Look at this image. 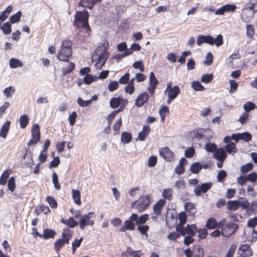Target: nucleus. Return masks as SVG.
Segmentation results:
<instances>
[{
	"instance_id": "1",
	"label": "nucleus",
	"mask_w": 257,
	"mask_h": 257,
	"mask_svg": "<svg viewBox=\"0 0 257 257\" xmlns=\"http://www.w3.org/2000/svg\"><path fill=\"white\" fill-rule=\"evenodd\" d=\"M89 14L86 10L76 11L73 22V26L78 28L81 27L86 29L87 31H90V28L88 24V18Z\"/></svg>"
},
{
	"instance_id": "2",
	"label": "nucleus",
	"mask_w": 257,
	"mask_h": 257,
	"mask_svg": "<svg viewBox=\"0 0 257 257\" xmlns=\"http://www.w3.org/2000/svg\"><path fill=\"white\" fill-rule=\"evenodd\" d=\"M94 57H97L98 63H100L99 69L103 66L108 58V52L104 45H101L97 47L94 54ZM97 63H96V65Z\"/></svg>"
},
{
	"instance_id": "3",
	"label": "nucleus",
	"mask_w": 257,
	"mask_h": 257,
	"mask_svg": "<svg viewBox=\"0 0 257 257\" xmlns=\"http://www.w3.org/2000/svg\"><path fill=\"white\" fill-rule=\"evenodd\" d=\"M150 203V197L149 195L141 196L139 200H136L132 204L133 208L137 209L140 212L146 210Z\"/></svg>"
},
{
	"instance_id": "4",
	"label": "nucleus",
	"mask_w": 257,
	"mask_h": 257,
	"mask_svg": "<svg viewBox=\"0 0 257 257\" xmlns=\"http://www.w3.org/2000/svg\"><path fill=\"white\" fill-rule=\"evenodd\" d=\"M95 217L94 212H90L81 216L79 221V227L81 229H83L87 225L92 226L94 224V221L90 219Z\"/></svg>"
},
{
	"instance_id": "5",
	"label": "nucleus",
	"mask_w": 257,
	"mask_h": 257,
	"mask_svg": "<svg viewBox=\"0 0 257 257\" xmlns=\"http://www.w3.org/2000/svg\"><path fill=\"white\" fill-rule=\"evenodd\" d=\"M238 228V225L232 222H226L221 234L223 236L229 237L233 234Z\"/></svg>"
},
{
	"instance_id": "6",
	"label": "nucleus",
	"mask_w": 257,
	"mask_h": 257,
	"mask_svg": "<svg viewBox=\"0 0 257 257\" xmlns=\"http://www.w3.org/2000/svg\"><path fill=\"white\" fill-rule=\"evenodd\" d=\"M212 183L209 182L198 185L194 190L196 196H200L202 193H206L212 187Z\"/></svg>"
},
{
	"instance_id": "7",
	"label": "nucleus",
	"mask_w": 257,
	"mask_h": 257,
	"mask_svg": "<svg viewBox=\"0 0 257 257\" xmlns=\"http://www.w3.org/2000/svg\"><path fill=\"white\" fill-rule=\"evenodd\" d=\"M72 53V49H66L60 48L57 53V58L60 61L68 62V58L71 56Z\"/></svg>"
},
{
	"instance_id": "8",
	"label": "nucleus",
	"mask_w": 257,
	"mask_h": 257,
	"mask_svg": "<svg viewBox=\"0 0 257 257\" xmlns=\"http://www.w3.org/2000/svg\"><path fill=\"white\" fill-rule=\"evenodd\" d=\"M237 252L241 257H250L252 255L250 246L247 244L241 245L238 249Z\"/></svg>"
},
{
	"instance_id": "9",
	"label": "nucleus",
	"mask_w": 257,
	"mask_h": 257,
	"mask_svg": "<svg viewBox=\"0 0 257 257\" xmlns=\"http://www.w3.org/2000/svg\"><path fill=\"white\" fill-rule=\"evenodd\" d=\"M150 98L149 94L147 92L141 93L137 97L135 101V105L138 107H142L145 103H147Z\"/></svg>"
},
{
	"instance_id": "10",
	"label": "nucleus",
	"mask_w": 257,
	"mask_h": 257,
	"mask_svg": "<svg viewBox=\"0 0 257 257\" xmlns=\"http://www.w3.org/2000/svg\"><path fill=\"white\" fill-rule=\"evenodd\" d=\"M159 154L167 161H170L173 157V153L170 151L168 147H165L160 149Z\"/></svg>"
},
{
	"instance_id": "11",
	"label": "nucleus",
	"mask_w": 257,
	"mask_h": 257,
	"mask_svg": "<svg viewBox=\"0 0 257 257\" xmlns=\"http://www.w3.org/2000/svg\"><path fill=\"white\" fill-rule=\"evenodd\" d=\"M132 219L135 220V222L137 225L143 224L146 222L149 219V215L145 214L141 215L140 217L136 213L132 214Z\"/></svg>"
},
{
	"instance_id": "12",
	"label": "nucleus",
	"mask_w": 257,
	"mask_h": 257,
	"mask_svg": "<svg viewBox=\"0 0 257 257\" xmlns=\"http://www.w3.org/2000/svg\"><path fill=\"white\" fill-rule=\"evenodd\" d=\"M227 157V154L223 148H218L213 153V157L217 161H224Z\"/></svg>"
},
{
	"instance_id": "13",
	"label": "nucleus",
	"mask_w": 257,
	"mask_h": 257,
	"mask_svg": "<svg viewBox=\"0 0 257 257\" xmlns=\"http://www.w3.org/2000/svg\"><path fill=\"white\" fill-rule=\"evenodd\" d=\"M141 250H134L131 247H127L126 250L123 252L122 255L125 257L132 256L133 257H141L142 253L140 254Z\"/></svg>"
},
{
	"instance_id": "14",
	"label": "nucleus",
	"mask_w": 257,
	"mask_h": 257,
	"mask_svg": "<svg viewBox=\"0 0 257 257\" xmlns=\"http://www.w3.org/2000/svg\"><path fill=\"white\" fill-rule=\"evenodd\" d=\"M166 203V201L164 199H160L157 203L155 204L153 206V210L157 215L161 214L162 208Z\"/></svg>"
},
{
	"instance_id": "15",
	"label": "nucleus",
	"mask_w": 257,
	"mask_h": 257,
	"mask_svg": "<svg viewBox=\"0 0 257 257\" xmlns=\"http://www.w3.org/2000/svg\"><path fill=\"white\" fill-rule=\"evenodd\" d=\"M11 121H6L2 125L0 130V137L5 139L7 137V134L10 130Z\"/></svg>"
},
{
	"instance_id": "16",
	"label": "nucleus",
	"mask_w": 257,
	"mask_h": 257,
	"mask_svg": "<svg viewBox=\"0 0 257 257\" xmlns=\"http://www.w3.org/2000/svg\"><path fill=\"white\" fill-rule=\"evenodd\" d=\"M150 130L149 126H144L142 131L139 133L137 140L144 141L149 134Z\"/></svg>"
},
{
	"instance_id": "17",
	"label": "nucleus",
	"mask_w": 257,
	"mask_h": 257,
	"mask_svg": "<svg viewBox=\"0 0 257 257\" xmlns=\"http://www.w3.org/2000/svg\"><path fill=\"white\" fill-rule=\"evenodd\" d=\"M31 134L33 138L39 141L40 139V126L38 124H34L31 130Z\"/></svg>"
},
{
	"instance_id": "18",
	"label": "nucleus",
	"mask_w": 257,
	"mask_h": 257,
	"mask_svg": "<svg viewBox=\"0 0 257 257\" xmlns=\"http://www.w3.org/2000/svg\"><path fill=\"white\" fill-rule=\"evenodd\" d=\"M56 234V232L54 230L49 228H45L43 230V233L42 234V236L44 239H48L49 238H54Z\"/></svg>"
},
{
	"instance_id": "19",
	"label": "nucleus",
	"mask_w": 257,
	"mask_h": 257,
	"mask_svg": "<svg viewBox=\"0 0 257 257\" xmlns=\"http://www.w3.org/2000/svg\"><path fill=\"white\" fill-rule=\"evenodd\" d=\"M180 92V89L178 85H175L172 88H170V90H168V96L171 98L175 99Z\"/></svg>"
},
{
	"instance_id": "20",
	"label": "nucleus",
	"mask_w": 257,
	"mask_h": 257,
	"mask_svg": "<svg viewBox=\"0 0 257 257\" xmlns=\"http://www.w3.org/2000/svg\"><path fill=\"white\" fill-rule=\"evenodd\" d=\"M122 100H123V97L121 96L111 98L109 102L110 107L112 108H117L121 103Z\"/></svg>"
},
{
	"instance_id": "21",
	"label": "nucleus",
	"mask_w": 257,
	"mask_h": 257,
	"mask_svg": "<svg viewBox=\"0 0 257 257\" xmlns=\"http://www.w3.org/2000/svg\"><path fill=\"white\" fill-rule=\"evenodd\" d=\"M186 234H188V235H190L193 237L195 235L197 232V227L194 224H187L185 227Z\"/></svg>"
},
{
	"instance_id": "22",
	"label": "nucleus",
	"mask_w": 257,
	"mask_h": 257,
	"mask_svg": "<svg viewBox=\"0 0 257 257\" xmlns=\"http://www.w3.org/2000/svg\"><path fill=\"white\" fill-rule=\"evenodd\" d=\"M132 139V135L131 133L123 132L121 135V141L123 144L129 143Z\"/></svg>"
},
{
	"instance_id": "23",
	"label": "nucleus",
	"mask_w": 257,
	"mask_h": 257,
	"mask_svg": "<svg viewBox=\"0 0 257 257\" xmlns=\"http://www.w3.org/2000/svg\"><path fill=\"white\" fill-rule=\"evenodd\" d=\"M202 168V165L199 162H195L191 166L190 170L193 174H198Z\"/></svg>"
},
{
	"instance_id": "24",
	"label": "nucleus",
	"mask_w": 257,
	"mask_h": 257,
	"mask_svg": "<svg viewBox=\"0 0 257 257\" xmlns=\"http://www.w3.org/2000/svg\"><path fill=\"white\" fill-rule=\"evenodd\" d=\"M239 208L237 200H229L227 203V208L229 210L235 211Z\"/></svg>"
},
{
	"instance_id": "25",
	"label": "nucleus",
	"mask_w": 257,
	"mask_h": 257,
	"mask_svg": "<svg viewBox=\"0 0 257 257\" xmlns=\"http://www.w3.org/2000/svg\"><path fill=\"white\" fill-rule=\"evenodd\" d=\"M72 195L74 202L76 204L80 205L81 204L80 191L78 190L72 189Z\"/></svg>"
},
{
	"instance_id": "26",
	"label": "nucleus",
	"mask_w": 257,
	"mask_h": 257,
	"mask_svg": "<svg viewBox=\"0 0 257 257\" xmlns=\"http://www.w3.org/2000/svg\"><path fill=\"white\" fill-rule=\"evenodd\" d=\"M23 65V63L18 59L12 58L10 60V67L11 68L21 67Z\"/></svg>"
},
{
	"instance_id": "27",
	"label": "nucleus",
	"mask_w": 257,
	"mask_h": 257,
	"mask_svg": "<svg viewBox=\"0 0 257 257\" xmlns=\"http://www.w3.org/2000/svg\"><path fill=\"white\" fill-rule=\"evenodd\" d=\"M217 221L213 217L209 218L206 221V227L208 229H213L216 228Z\"/></svg>"
},
{
	"instance_id": "28",
	"label": "nucleus",
	"mask_w": 257,
	"mask_h": 257,
	"mask_svg": "<svg viewBox=\"0 0 257 257\" xmlns=\"http://www.w3.org/2000/svg\"><path fill=\"white\" fill-rule=\"evenodd\" d=\"M237 201L239 207L240 206L242 209L247 210L248 209L249 203L246 199L244 197H239Z\"/></svg>"
},
{
	"instance_id": "29",
	"label": "nucleus",
	"mask_w": 257,
	"mask_h": 257,
	"mask_svg": "<svg viewBox=\"0 0 257 257\" xmlns=\"http://www.w3.org/2000/svg\"><path fill=\"white\" fill-rule=\"evenodd\" d=\"M1 29L5 35H8L10 34L12 32L11 24L8 22L5 23Z\"/></svg>"
},
{
	"instance_id": "30",
	"label": "nucleus",
	"mask_w": 257,
	"mask_h": 257,
	"mask_svg": "<svg viewBox=\"0 0 257 257\" xmlns=\"http://www.w3.org/2000/svg\"><path fill=\"white\" fill-rule=\"evenodd\" d=\"M132 215L129 217L128 220L125 221L124 224L125 225V227L127 228V230H133L135 228V224L134 222H135V220L132 219Z\"/></svg>"
},
{
	"instance_id": "31",
	"label": "nucleus",
	"mask_w": 257,
	"mask_h": 257,
	"mask_svg": "<svg viewBox=\"0 0 257 257\" xmlns=\"http://www.w3.org/2000/svg\"><path fill=\"white\" fill-rule=\"evenodd\" d=\"M29 117L27 115L24 114L20 118V126L22 128H25L29 123Z\"/></svg>"
},
{
	"instance_id": "32",
	"label": "nucleus",
	"mask_w": 257,
	"mask_h": 257,
	"mask_svg": "<svg viewBox=\"0 0 257 257\" xmlns=\"http://www.w3.org/2000/svg\"><path fill=\"white\" fill-rule=\"evenodd\" d=\"M226 151L228 154H231L232 153H236L237 149L235 147V143L233 142H230V143L226 145L225 147Z\"/></svg>"
},
{
	"instance_id": "33",
	"label": "nucleus",
	"mask_w": 257,
	"mask_h": 257,
	"mask_svg": "<svg viewBox=\"0 0 257 257\" xmlns=\"http://www.w3.org/2000/svg\"><path fill=\"white\" fill-rule=\"evenodd\" d=\"M97 80V76H93L91 74L86 75L83 78V81H84V83L87 85L90 84L92 82L95 81Z\"/></svg>"
},
{
	"instance_id": "34",
	"label": "nucleus",
	"mask_w": 257,
	"mask_h": 257,
	"mask_svg": "<svg viewBox=\"0 0 257 257\" xmlns=\"http://www.w3.org/2000/svg\"><path fill=\"white\" fill-rule=\"evenodd\" d=\"M10 170H6L2 174L0 178V184L4 185L7 183V180L10 175Z\"/></svg>"
},
{
	"instance_id": "35",
	"label": "nucleus",
	"mask_w": 257,
	"mask_h": 257,
	"mask_svg": "<svg viewBox=\"0 0 257 257\" xmlns=\"http://www.w3.org/2000/svg\"><path fill=\"white\" fill-rule=\"evenodd\" d=\"M205 149L207 152L214 153L218 148L215 143H208L206 144Z\"/></svg>"
},
{
	"instance_id": "36",
	"label": "nucleus",
	"mask_w": 257,
	"mask_h": 257,
	"mask_svg": "<svg viewBox=\"0 0 257 257\" xmlns=\"http://www.w3.org/2000/svg\"><path fill=\"white\" fill-rule=\"evenodd\" d=\"M22 16V12L18 11L15 14L11 16L10 18L11 24H14L17 23L20 21L21 17Z\"/></svg>"
},
{
	"instance_id": "37",
	"label": "nucleus",
	"mask_w": 257,
	"mask_h": 257,
	"mask_svg": "<svg viewBox=\"0 0 257 257\" xmlns=\"http://www.w3.org/2000/svg\"><path fill=\"white\" fill-rule=\"evenodd\" d=\"M75 64L73 62H70L66 68L63 69V74L65 76L68 73L71 72L75 68Z\"/></svg>"
},
{
	"instance_id": "38",
	"label": "nucleus",
	"mask_w": 257,
	"mask_h": 257,
	"mask_svg": "<svg viewBox=\"0 0 257 257\" xmlns=\"http://www.w3.org/2000/svg\"><path fill=\"white\" fill-rule=\"evenodd\" d=\"M203 250L199 245L195 246L194 248L193 257H203Z\"/></svg>"
},
{
	"instance_id": "39",
	"label": "nucleus",
	"mask_w": 257,
	"mask_h": 257,
	"mask_svg": "<svg viewBox=\"0 0 257 257\" xmlns=\"http://www.w3.org/2000/svg\"><path fill=\"white\" fill-rule=\"evenodd\" d=\"M46 201L49 203L52 208H56L57 207V202L55 199L52 196H48L46 198Z\"/></svg>"
},
{
	"instance_id": "40",
	"label": "nucleus",
	"mask_w": 257,
	"mask_h": 257,
	"mask_svg": "<svg viewBox=\"0 0 257 257\" xmlns=\"http://www.w3.org/2000/svg\"><path fill=\"white\" fill-rule=\"evenodd\" d=\"M52 182L54 185L55 188L58 190L61 189V186L58 182V175L55 172H53L52 174Z\"/></svg>"
},
{
	"instance_id": "41",
	"label": "nucleus",
	"mask_w": 257,
	"mask_h": 257,
	"mask_svg": "<svg viewBox=\"0 0 257 257\" xmlns=\"http://www.w3.org/2000/svg\"><path fill=\"white\" fill-rule=\"evenodd\" d=\"M243 107L245 110V112L247 113V112L254 109L255 108V105L251 101H248L243 105Z\"/></svg>"
},
{
	"instance_id": "42",
	"label": "nucleus",
	"mask_w": 257,
	"mask_h": 257,
	"mask_svg": "<svg viewBox=\"0 0 257 257\" xmlns=\"http://www.w3.org/2000/svg\"><path fill=\"white\" fill-rule=\"evenodd\" d=\"M213 79V75L212 73L205 74L203 75L201 78V82L205 83H208L210 82Z\"/></svg>"
},
{
	"instance_id": "43",
	"label": "nucleus",
	"mask_w": 257,
	"mask_h": 257,
	"mask_svg": "<svg viewBox=\"0 0 257 257\" xmlns=\"http://www.w3.org/2000/svg\"><path fill=\"white\" fill-rule=\"evenodd\" d=\"M257 208V200H254L251 201L250 205H249L248 209L246 210V212L248 214L254 213Z\"/></svg>"
},
{
	"instance_id": "44",
	"label": "nucleus",
	"mask_w": 257,
	"mask_h": 257,
	"mask_svg": "<svg viewBox=\"0 0 257 257\" xmlns=\"http://www.w3.org/2000/svg\"><path fill=\"white\" fill-rule=\"evenodd\" d=\"M8 187L10 191L13 192L16 188L15 178L14 177H11L8 182Z\"/></svg>"
},
{
	"instance_id": "45",
	"label": "nucleus",
	"mask_w": 257,
	"mask_h": 257,
	"mask_svg": "<svg viewBox=\"0 0 257 257\" xmlns=\"http://www.w3.org/2000/svg\"><path fill=\"white\" fill-rule=\"evenodd\" d=\"M239 136L240 140H243L246 142L250 141L252 139V135H251V134L246 132L242 133H240Z\"/></svg>"
},
{
	"instance_id": "46",
	"label": "nucleus",
	"mask_w": 257,
	"mask_h": 257,
	"mask_svg": "<svg viewBox=\"0 0 257 257\" xmlns=\"http://www.w3.org/2000/svg\"><path fill=\"white\" fill-rule=\"evenodd\" d=\"M192 87L195 91H203L205 89L204 86L198 81H193L192 83Z\"/></svg>"
},
{
	"instance_id": "47",
	"label": "nucleus",
	"mask_w": 257,
	"mask_h": 257,
	"mask_svg": "<svg viewBox=\"0 0 257 257\" xmlns=\"http://www.w3.org/2000/svg\"><path fill=\"white\" fill-rule=\"evenodd\" d=\"M253 166V165L252 163H248L242 166L240 170L242 173H246L252 170Z\"/></svg>"
},
{
	"instance_id": "48",
	"label": "nucleus",
	"mask_w": 257,
	"mask_h": 257,
	"mask_svg": "<svg viewBox=\"0 0 257 257\" xmlns=\"http://www.w3.org/2000/svg\"><path fill=\"white\" fill-rule=\"evenodd\" d=\"M184 208L187 212H189L190 213L194 214V212L192 211L194 209L195 205L193 203L187 202L184 204Z\"/></svg>"
},
{
	"instance_id": "49",
	"label": "nucleus",
	"mask_w": 257,
	"mask_h": 257,
	"mask_svg": "<svg viewBox=\"0 0 257 257\" xmlns=\"http://www.w3.org/2000/svg\"><path fill=\"white\" fill-rule=\"evenodd\" d=\"M77 102L80 106L85 107L88 106L92 102V99L84 100L82 98L79 97L77 100Z\"/></svg>"
},
{
	"instance_id": "50",
	"label": "nucleus",
	"mask_w": 257,
	"mask_h": 257,
	"mask_svg": "<svg viewBox=\"0 0 257 257\" xmlns=\"http://www.w3.org/2000/svg\"><path fill=\"white\" fill-rule=\"evenodd\" d=\"M197 232L198 233V237L200 239H204L206 238L208 233L207 230L205 228H197Z\"/></svg>"
},
{
	"instance_id": "51",
	"label": "nucleus",
	"mask_w": 257,
	"mask_h": 257,
	"mask_svg": "<svg viewBox=\"0 0 257 257\" xmlns=\"http://www.w3.org/2000/svg\"><path fill=\"white\" fill-rule=\"evenodd\" d=\"M133 67L135 69H139L141 72H144L145 70L144 65L142 60L134 62Z\"/></svg>"
},
{
	"instance_id": "52",
	"label": "nucleus",
	"mask_w": 257,
	"mask_h": 257,
	"mask_svg": "<svg viewBox=\"0 0 257 257\" xmlns=\"http://www.w3.org/2000/svg\"><path fill=\"white\" fill-rule=\"evenodd\" d=\"M172 191L171 189L168 188L165 189L163 192V197L168 200H171L172 199Z\"/></svg>"
},
{
	"instance_id": "53",
	"label": "nucleus",
	"mask_w": 257,
	"mask_h": 257,
	"mask_svg": "<svg viewBox=\"0 0 257 257\" xmlns=\"http://www.w3.org/2000/svg\"><path fill=\"white\" fill-rule=\"evenodd\" d=\"M118 86V82L116 81H111L109 82L108 85V89L110 91L112 92L116 90Z\"/></svg>"
},
{
	"instance_id": "54",
	"label": "nucleus",
	"mask_w": 257,
	"mask_h": 257,
	"mask_svg": "<svg viewBox=\"0 0 257 257\" xmlns=\"http://www.w3.org/2000/svg\"><path fill=\"white\" fill-rule=\"evenodd\" d=\"M77 117V114L75 111H73L69 116L68 120L70 125H74L76 118Z\"/></svg>"
},
{
	"instance_id": "55",
	"label": "nucleus",
	"mask_w": 257,
	"mask_h": 257,
	"mask_svg": "<svg viewBox=\"0 0 257 257\" xmlns=\"http://www.w3.org/2000/svg\"><path fill=\"white\" fill-rule=\"evenodd\" d=\"M205 59V61H204V63L208 66L211 65L213 60V56L211 52H209L207 53Z\"/></svg>"
},
{
	"instance_id": "56",
	"label": "nucleus",
	"mask_w": 257,
	"mask_h": 257,
	"mask_svg": "<svg viewBox=\"0 0 257 257\" xmlns=\"http://www.w3.org/2000/svg\"><path fill=\"white\" fill-rule=\"evenodd\" d=\"M227 173L224 170H220L217 176V181L219 182H222L224 179L226 177Z\"/></svg>"
},
{
	"instance_id": "57",
	"label": "nucleus",
	"mask_w": 257,
	"mask_h": 257,
	"mask_svg": "<svg viewBox=\"0 0 257 257\" xmlns=\"http://www.w3.org/2000/svg\"><path fill=\"white\" fill-rule=\"evenodd\" d=\"M15 89L13 86H9L6 87L4 90V93L7 97H9L11 96L12 93H14Z\"/></svg>"
},
{
	"instance_id": "58",
	"label": "nucleus",
	"mask_w": 257,
	"mask_h": 257,
	"mask_svg": "<svg viewBox=\"0 0 257 257\" xmlns=\"http://www.w3.org/2000/svg\"><path fill=\"white\" fill-rule=\"evenodd\" d=\"M254 32L253 27L252 25H246V35L247 37L252 38Z\"/></svg>"
},
{
	"instance_id": "59",
	"label": "nucleus",
	"mask_w": 257,
	"mask_h": 257,
	"mask_svg": "<svg viewBox=\"0 0 257 257\" xmlns=\"http://www.w3.org/2000/svg\"><path fill=\"white\" fill-rule=\"evenodd\" d=\"M64 245L62 239L60 238L59 239H57L55 242H54V249L56 251H59L61 247Z\"/></svg>"
},
{
	"instance_id": "60",
	"label": "nucleus",
	"mask_w": 257,
	"mask_h": 257,
	"mask_svg": "<svg viewBox=\"0 0 257 257\" xmlns=\"http://www.w3.org/2000/svg\"><path fill=\"white\" fill-rule=\"evenodd\" d=\"M159 82L158 80L157 79L156 76H155L154 73L152 72L150 73V76H149V83L150 85H157Z\"/></svg>"
},
{
	"instance_id": "61",
	"label": "nucleus",
	"mask_w": 257,
	"mask_h": 257,
	"mask_svg": "<svg viewBox=\"0 0 257 257\" xmlns=\"http://www.w3.org/2000/svg\"><path fill=\"white\" fill-rule=\"evenodd\" d=\"M213 45L215 44L217 47L221 46L223 44V37L221 34L217 35L216 38H213Z\"/></svg>"
},
{
	"instance_id": "62",
	"label": "nucleus",
	"mask_w": 257,
	"mask_h": 257,
	"mask_svg": "<svg viewBox=\"0 0 257 257\" xmlns=\"http://www.w3.org/2000/svg\"><path fill=\"white\" fill-rule=\"evenodd\" d=\"M130 73H126L123 75L121 76L119 78L118 82H119L121 84H126L129 80L130 79Z\"/></svg>"
},
{
	"instance_id": "63",
	"label": "nucleus",
	"mask_w": 257,
	"mask_h": 257,
	"mask_svg": "<svg viewBox=\"0 0 257 257\" xmlns=\"http://www.w3.org/2000/svg\"><path fill=\"white\" fill-rule=\"evenodd\" d=\"M157 162V158L155 156H151L148 159V166L149 167H154Z\"/></svg>"
},
{
	"instance_id": "64",
	"label": "nucleus",
	"mask_w": 257,
	"mask_h": 257,
	"mask_svg": "<svg viewBox=\"0 0 257 257\" xmlns=\"http://www.w3.org/2000/svg\"><path fill=\"white\" fill-rule=\"evenodd\" d=\"M247 226L251 228H254L257 225V217L250 218L247 223Z\"/></svg>"
}]
</instances>
